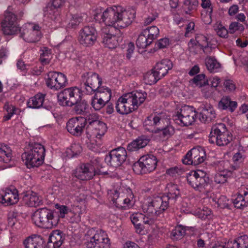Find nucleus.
<instances>
[{
  "label": "nucleus",
  "instance_id": "nucleus-58",
  "mask_svg": "<svg viewBox=\"0 0 248 248\" xmlns=\"http://www.w3.org/2000/svg\"><path fill=\"white\" fill-rule=\"evenodd\" d=\"M184 4L185 6L187 7L188 10L189 11L196 9L198 5V1L196 0L193 1L191 0H185L184 2Z\"/></svg>",
  "mask_w": 248,
  "mask_h": 248
},
{
  "label": "nucleus",
  "instance_id": "nucleus-13",
  "mask_svg": "<svg viewBox=\"0 0 248 248\" xmlns=\"http://www.w3.org/2000/svg\"><path fill=\"white\" fill-rule=\"evenodd\" d=\"M206 156L205 150L203 148L200 146L194 147L186 155L183 163L186 165L196 166L203 162Z\"/></svg>",
  "mask_w": 248,
  "mask_h": 248
},
{
  "label": "nucleus",
  "instance_id": "nucleus-56",
  "mask_svg": "<svg viewBox=\"0 0 248 248\" xmlns=\"http://www.w3.org/2000/svg\"><path fill=\"white\" fill-rule=\"evenodd\" d=\"M229 30L231 33H232L236 31H243L244 30V26L238 22L232 23L229 26Z\"/></svg>",
  "mask_w": 248,
  "mask_h": 248
},
{
  "label": "nucleus",
  "instance_id": "nucleus-55",
  "mask_svg": "<svg viewBox=\"0 0 248 248\" xmlns=\"http://www.w3.org/2000/svg\"><path fill=\"white\" fill-rule=\"evenodd\" d=\"M55 207L58 210V211H56L60 217L63 218L65 217V215L67 214L68 208L66 206L61 205L59 204L55 205Z\"/></svg>",
  "mask_w": 248,
  "mask_h": 248
},
{
  "label": "nucleus",
  "instance_id": "nucleus-61",
  "mask_svg": "<svg viewBox=\"0 0 248 248\" xmlns=\"http://www.w3.org/2000/svg\"><path fill=\"white\" fill-rule=\"evenodd\" d=\"M159 93L165 97H169L172 93V90L168 86H164L159 90Z\"/></svg>",
  "mask_w": 248,
  "mask_h": 248
},
{
  "label": "nucleus",
  "instance_id": "nucleus-14",
  "mask_svg": "<svg viewBox=\"0 0 248 248\" xmlns=\"http://www.w3.org/2000/svg\"><path fill=\"white\" fill-rule=\"evenodd\" d=\"M47 77L46 81V85L51 89L59 90L67 84L66 77L62 73L50 72L47 74Z\"/></svg>",
  "mask_w": 248,
  "mask_h": 248
},
{
  "label": "nucleus",
  "instance_id": "nucleus-49",
  "mask_svg": "<svg viewBox=\"0 0 248 248\" xmlns=\"http://www.w3.org/2000/svg\"><path fill=\"white\" fill-rule=\"evenodd\" d=\"M106 104L101 98L96 96V93L92 98L91 105L95 110H100Z\"/></svg>",
  "mask_w": 248,
  "mask_h": 248
},
{
  "label": "nucleus",
  "instance_id": "nucleus-30",
  "mask_svg": "<svg viewBox=\"0 0 248 248\" xmlns=\"http://www.w3.org/2000/svg\"><path fill=\"white\" fill-rule=\"evenodd\" d=\"M45 94L38 93L33 97L29 99L27 102V106L29 108H38L41 107L44 101Z\"/></svg>",
  "mask_w": 248,
  "mask_h": 248
},
{
  "label": "nucleus",
  "instance_id": "nucleus-2",
  "mask_svg": "<svg viewBox=\"0 0 248 248\" xmlns=\"http://www.w3.org/2000/svg\"><path fill=\"white\" fill-rule=\"evenodd\" d=\"M33 219L38 227L51 229L58 224L59 217L56 211L47 208H42L34 213Z\"/></svg>",
  "mask_w": 248,
  "mask_h": 248
},
{
  "label": "nucleus",
  "instance_id": "nucleus-4",
  "mask_svg": "<svg viewBox=\"0 0 248 248\" xmlns=\"http://www.w3.org/2000/svg\"><path fill=\"white\" fill-rule=\"evenodd\" d=\"M232 140V136L227 131L225 124L219 123L214 125L211 128L209 141L216 143L219 146L228 145Z\"/></svg>",
  "mask_w": 248,
  "mask_h": 248
},
{
  "label": "nucleus",
  "instance_id": "nucleus-11",
  "mask_svg": "<svg viewBox=\"0 0 248 248\" xmlns=\"http://www.w3.org/2000/svg\"><path fill=\"white\" fill-rule=\"evenodd\" d=\"M87 248H110L111 243L107 233L102 230L96 231L85 243Z\"/></svg>",
  "mask_w": 248,
  "mask_h": 248
},
{
  "label": "nucleus",
  "instance_id": "nucleus-3",
  "mask_svg": "<svg viewBox=\"0 0 248 248\" xmlns=\"http://www.w3.org/2000/svg\"><path fill=\"white\" fill-rule=\"evenodd\" d=\"M31 148L22 155V159L27 168L37 167L41 165L45 156V149L39 143L31 144Z\"/></svg>",
  "mask_w": 248,
  "mask_h": 248
},
{
  "label": "nucleus",
  "instance_id": "nucleus-33",
  "mask_svg": "<svg viewBox=\"0 0 248 248\" xmlns=\"http://www.w3.org/2000/svg\"><path fill=\"white\" fill-rule=\"evenodd\" d=\"M233 203L235 207L237 208H243L248 205V192L246 191L244 195L238 194L237 197L233 200Z\"/></svg>",
  "mask_w": 248,
  "mask_h": 248
},
{
  "label": "nucleus",
  "instance_id": "nucleus-42",
  "mask_svg": "<svg viewBox=\"0 0 248 248\" xmlns=\"http://www.w3.org/2000/svg\"><path fill=\"white\" fill-rule=\"evenodd\" d=\"M205 61L206 67L210 72H215L220 66V63L213 57H207Z\"/></svg>",
  "mask_w": 248,
  "mask_h": 248
},
{
  "label": "nucleus",
  "instance_id": "nucleus-57",
  "mask_svg": "<svg viewBox=\"0 0 248 248\" xmlns=\"http://www.w3.org/2000/svg\"><path fill=\"white\" fill-rule=\"evenodd\" d=\"M223 85L224 86L227 91L232 92L234 91L236 89V86L233 81L231 79L225 80Z\"/></svg>",
  "mask_w": 248,
  "mask_h": 248
},
{
  "label": "nucleus",
  "instance_id": "nucleus-21",
  "mask_svg": "<svg viewBox=\"0 0 248 248\" xmlns=\"http://www.w3.org/2000/svg\"><path fill=\"white\" fill-rule=\"evenodd\" d=\"M131 101L125 94L121 96L116 103V110L117 112L122 115H127L132 112Z\"/></svg>",
  "mask_w": 248,
  "mask_h": 248
},
{
  "label": "nucleus",
  "instance_id": "nucleus-29",
  "mask_svg": "<svg viewBox=\"0 0 248 248\" xmlns=\"http://www.w3.org/2000/svg\"><path fill=\"white\" fill-rule=\"evenodd\" d=\"M18 201V195L16 189H15L14 191L11 190H6L4 195L0 198V202L10 205L17 203Z\"/></svg>",
  "mask_w": 248,
  "mask_h": 248
},
{
  "label": "nucleus",
  "instance_id": "nucleus-62",
  "mask_svg": "<svg viewBox=\"0 0 248 248\" xmlns=\"http://www.w3.org/2000/svg\"><path fill=\"white\" fill-rule=\"evenodd\" d=\"M169 45V39L167 38H164L160 39L155 44L156 47L162 49L165 48Z\"/></svg>",
  "mask_w": 248,
  "mask_h": 248
},
{
  "label": "nucleus",
  "instance_id": "nucleus-37",
  "mask_svg": "<svg viewBox=\"0 0 248 248\" xmlns=\"http://www.w3.org/2000/svg\"><path fill=\"white\" fill-rule=\"evenodd\" d=\"M156 72L153 69L151 71L148 72L144 76V80L147 84L152 85L157 82L161 78L159 77Z\"/></svg>",
  "mask_w": 248,
  "mask_h": 248
},
{
  "label": "nucleus",
  "instance_id": "nucleus-27",
  "mask_svg": "<svg viewBox=\"0 0 248 248\" xmlns=\"http://www.w3.org/2000/svg\"><path fill=\"white\" fill-rule=\"evenodd\" d=\"M218 108L222 110H228L233 112L237 107V103L231 100L229 96H223L218 104Z\"/></svg>",
  "mask_w": 248,
  "mask_h": 248
},
{
  "label": "nucleus",
  "instance_id": "nucleus-43",
  "mask_svg": "<svg viewBox=\"0 0 248 248\" xmlns=\"http://www.w3.org/2000/svg\"><path fill=\"white\" fill-rule=\"evenodd\" d=\"M186 234V230L182 225H178L172 231L171 238L174 240L181 239Z\"/></svg>",
  "mask_w": 248,
  "mask_h": 248
},
{
  "label": "nucleus",
  "instance_id": "nucleus-6",
  "mask_svg": "<svg viewBox=\"0 0 248 248\" xmlns=\"http://www.w3.org/2000/svg\"><path fill=\"white\" fill-rule=\"evenodd\" d=\"M157 158L153 155H147L141 156L138 161L135 162L132 169L137 174L150 173L155 170L157 166Z\"/></svg>",
  "mask_w": 248,
  "mask_h": 248
},
{
  "label": "nucleus",
  "instance_id": "nucleus-39",
  "mask_svg": "<svg viewBox=\"0 0 248 248\" xmlns=\"http://www.w3.org/2000/svg\"><path fill=\"white\" fill-rule=\"evenodd\" d=\"M190 82L200 88L204 87L208 85V80L205 79V75L201 74L195 76Z\"/></svg>",
  "mask_w": 248,
  "mask_h": 248
},
{
  "label": "nucleus",
  "instance_id": "nucleus-48",
  "mask_svg": "<svg viewBox=\"0 0 248 248\" xmlns=\"http://www.w3.org/2000/svg\"><path fill=\"white\" fill-rule=\"evenodd\" d=\"M228 172L227 170H222L217 173L214 177V181L217 184H224L227 180Z\"/></svg>",
  "mask_w": 248,
  "mask_h": 248
},
{
  "label": "nucleus",
  "instance_id": "nucleus-47",
  "mask_svg": "<svg viewBox=\"0 0 248 248\" xmlns=\"http://www.w3.org/2000/svg\"><path fill=\"white\" fill-rule=\"evenodd\" d=\"M94 124L92 128L94 129L97 132L96 134L99 136L104 135L107 129L106 124L99 120Z\"/></svg>",
  "mask_w": 248,
  "mask_h": 248
},
{
  "label": "nucleus",
  "instance_id": "nucleus-52",
  "mask_svg": "<svg viewBox=\"0 0 248 248\" xmlns=\"http://www.w3.org/2000/svg\"><path fill=\"white\" fill-rule=\"evenodd\" d=\"M214 30L216 31L217 34L221 37L225 38L228 35V31L220 24L214 26Z\"/></svg>",
  "mask_w": 248,
  "mask_h": 248
},
{
  "label": "nucleus",
  "instance_id": "nucleus-34",
  "mask_svg": "<svg viewBox=\"0 0 248 248\" xmlns=\"http://www.w3.org/2000/svg\"><path fill=\"white\" fill-rule=\"evenodd\" d=\"M12 159V150L5 145H0V161L9 162Z\"/></svg>",
  "mask_w": 248,
  "mask_h": 248
},
{
  "label": "nucleus",
  "instance_id": "nucleus-25",
  "mask_svg": "<svg viewBox=\"0 0 248 248\" xmlns=\"http://www.w3.org/2000/svg\"><path fill=\"white\" fill-rule=\"evenodd\" d=\"M150 140L146 136H141L129 143L127 150L129 152L137 151L140 148L145 147L149 143Z\"/></svg>",
  "mask_w": 248,
  "mask_h": 248
},
{
  "label": "nucleus",
  "instance_id": "nucleus-26",
  "mask_svg": "<svg viewBox=\"0 0 248 248\" xmlns=\"http://www.w3.org/2000/svg\"><path fill=\"white\" fill-rule=\"evenodd\" d=\"M19 36L21 38L29 43H35L40 38V35L38 34V32L27 28H21V31L19 32Z\"/></svg>",
  "mask_w": 248,
  "mask_h": 248
},
{
  "label": "nucleus",
  "instance_id": "nucleus-44",
  "mask_svg": "<svg viewBox=\"0 0 248 248\" xmlns=\"http://www.w3.org/2000/svg\"><path fill=\"white\" fill-rule=\"evenodd\" d=\"M69 21L67 24L68 28H76L82 22L83 17L79 14L71 15Z\"/></svg>",
  "mask_w": 248,
  "mask_h": 248
},
{
  "label": "nucleus",
  "instance_id": "nucleus-50",
  "mask_svg": "<svg viewBox=\"0 0 248 248\" xmlns=\"http://www.w3.org/2000/svg\"><path fill=\"white\" fill-rule=\"evenodd\" d=\"M196 38H198L199 46L201 47L204 52V49L208 48L209 46L208 39L207 37L202 34L197 35Z\"/></svg>",
  "mask_w": 248,
  "mask_h": 248
},
{
  "label": "nucleus",
  "instance_id": "nucleus-40",
  "mask_svg": "<svg viewBox=\"0 0 248 248\" xmlns=\"http://www.w3.org/2000/svg\"><path fill=\"white\" fill-rule=\"evenodd\" d=\"M155 133H160V135L163 138L169 137L174 133V129L171 125H167L166 126H159L155 130Z\"/></svg>",
  "mask_w": 248,
  "mask_h": 248
},
{
  "label": "nucleus",
  "instance_id": "nucleus-28",
  "mask_svg": "<svg viewBox=\"0 0 248 248\" xmlns=\"http://www.w3.org/2000/svg\"><path fill=\"white\" fill-rule=\"evenodd\" d=\"M216 117V114L212 107H204L200 113V120L204 123H209Z\"/></svg>",
  "mask_w": 248,
  "mask_h": 248
},
{
  "label": "nucleus",
  "instance_id": "nucleus-7",
  "mask_svg": "<svg viewBox=\"0 0 248 248\" xmlns=\"http://www.w3.org/2000/svg\"><path fill=\"white\" fill-rule=\"evenodd\" d=\"M82 95L80 90L76 87L66 88L58 94V102L61 106L71 107Z\"/></svg>",
  "mask_w": 248,
  "mask_h": 248
},
{
  "label": "nucleus",
  "instance_id": "nucleus-10",
  "mask_svg": "<svg viewBox=\"0 0 248 248\" xmlns=\"http://www.w3.org/2000/svg\"><path fill=\"white\" fill-rule=\"evenodd\" d=\"M121 6L110 7L106 9L103 13L96 12L94 15V18L99 22L102 21L106 25L105 28L113 30L115 27L117 12L119 11Z\"/></svg>",
  "mask_w": 248,
  "mask_h": 248
},
{
  "label": "nucleus",
  "instance_id": "nucleus-54",
  "mask_svg": "<svg viewBox=\"0 0 248 248\" xmlns=\"http://www.w3.org/2000/svg\"><path fill=\"white\" fill-rule=\"evenodd\" d=\"M125 97H127L129 99H130L131 101L132 105L133 106V109H136L139 105H140L141 104H140V98H135L134 97V93L131 92L126 94H125Z\"/></svg>",
  "mask_w": 248,
  "mask_h": 248
},
{
  "label": "nucleus",
  "instance_id": "nucleus-51",
  "mask_svg": "<svg viewBox=\"0 0 248 248\" xmlns=\"http://www.w3.org/2000/svg\"><path fill=\"white\" fill-rule=\"evenodd\" d=\"M16 19V16L14 13L7 11L5 12L4 19L1 22H7L10 24L17 23Z\"/></svg>",
  "mask_w": 248,
  "mask_h": 248
},
{
  "label": "nucleus",
  "instance_id": "nucleus-59",
  "mask_svg": "<svg viewBox=\"0 0 248 248\" xmlns=\"http://www.w3.org/2000/svg\"><path fill=\"white\" fill-rule=\"evenodd\" d=\"M85 120H86L85 126L87 125V129H91L94 125V123H95L96 122H98L99 120L96 119L95 118V116L91 115L88 117V118H85Z\"/></svg>",
  "mask_w": 248,
  "mask_h": 248
},
{
  "label": "nucleus",
  "instance_id": "nucleus-1",
  "mask_svg": "<svg viewBox=\"0 0 248 248\" xmlns=\"http://www.w3.org/2000/svg\"><path fill=\"white\" fill-rule=\"evenodd\" d=\"M167 188L168 192L162 196L154 197L148 205H144V211L149 214L158 216L168 208L169 204H174L180 196L179 186L174 184H169Z\"/></svg>",
  "mask_w": 248,
  "mask_h": 248
},
{
  "label": "nucleus",
  "instance_id": "nucleus-46",
  "mask_svg": "<svg viewBox=\"0 0 248 248\" xmlns=\"http://www.w3.org/2000/svg\"><path fill=\"white\" fill-rule=\"evenodd\" d=\"M165 121V119L161 118L157 115L154 117L152 116H150L145 120L144 123L146 125H151L159 126L162 123H163Z\"/></svg>",
  "mask_w": 248,
  "mask_h": 248
},
{
  "label": "nucleus",
  "instance_id": "nucleus-19",
  "mask_svg": "<svg viewBox=\"0 0 248 248\" xmlns=\"http://www.w3.org/2000/svg\"><path fill=\"white\" fill-rule=\"evenodd\" d=\"M66 234L60 230H55L50 233L46 248H61L65 239Z\"/></svg>",
  "mask_w": 248,
  "mask_h": 248
},
{
  "label": "nucleus",
  "instance_id": "nucleus-38",
  "mask_svg": "<svg viewBox=\"0 0 248 248\" xmlns=\"http://www.w3.org/2000/svg\"><path fill=\"white\" fill-rule=\"evenodd\" d=\"M152 43V40L148 39V37L143 31L139 36L136 41V45L140 48H145Z\"/></svg>",
  "mask_w": 248,
  "mask_h": 248
},
{
  "label": "nucleus",
  "instance_id": "nucleus-16",
  "mask_svg": "<svg viewBox=\"0 0 248 248\" xmlns=\"http://www.w3.org/2000/svg\"><path fill=\"white\" fill-rule=\"evenodd\" d=\"M86 122L85 117H77L72 118L67 123V130L73 136H80L85 128Z\"/></svg>",
  "mask_w": 248,
  "mask_h": 248
},
{
  "label": "nucleus",
  "instance_id": "nucleus-35",
  "mask_svg": "<svg viewBox=\"0 0 248 248\" xmlns=\"http://www.w3.org/2000/svg\"><path fill=\"white\" fill-rule=\"evenodd\" d=\"M73 106H74L73 110L77 114H83L89 107L87 102L85 100L82 99V97L79 98L77 102L74 103Z\"/></svg>",
  "mask_w": 248,
  "mask_h": 248
},
{
  "label": "nucleus",
  "instance_id": "nucleus-17",
  "mask_svg": "<svg viewBox=\"0 0 248 248\" xmlns=\"http://www.w3.org/2000/svg\"><path fill=\"white\" fill-rule=\"evenodd\" d=\"M96 173L93 166L90 164H83L74 170L73 175L78 179L86 181L93 178Z\"/></svg>",
  "mask_w": 248,
  "mask_h": 248
},
{
  "label": "nucleus",
  "instance_id": "nucleus-15",
  "mask_svg": "<svg viewBox=\"0 0 248 248\" xmlns=\"http://www.w3.org/2000/svg\"><path fill=\"white\" fill-rule=\"evenodd\" d=\"M78 40L85 46H93L97 39V31L94 27L90 26L84 27L79 32Z\"/></svg>",
  "mask_w": 248,
  "mask_h": 248
},
{
  "label": "nucleus",
  "instance_id": "nucleus-60",
  "mask_svg": "<svg viewBox=\"0 0 248 248\" xmlns=\"http://www.w3.org/2000/svg\"><path fill=\"white\" fill-rule=\"evenodd\" d=\"M112 194L111 201L113 203H115L117 206L121 205L120 203L122 202V198H120L119 192L117 190H115Z\"/></svg>",
  "mask_w": 248,
  "mask_h": 248
},
{
  "label": "nucleus",
  "instance_id": "nucleus-18",
  "mask_svg": "<svg viewBox=\"0 0 248 248\" xmlns=\"http://www.w3.org/2000/svg\"><path fill=\"white\" fill-rule=\"evenodd\" d=\"M135 18V13L131 11L121 10L117 12L115 27L124 28L129 26Z\"/></svg>",
  "mask_w": 248,
  "mask_h": 248
},
{
  "label": "nucleus",
  "instance_id": "nucleus-24",
  "mask_svg": "<svg viewBox=\"0 0 248 248\" xmlns=\"http://www.w3.org/2000/svg\"><path fill=\"white\" fill-rule=\"evenodd\" d=\"M23 200L25 204L30 207H36L42 203L41 198L32 191L24 193Z\"/></svg>",
  "mask_w": 248,
  "mask_h": 248
},
{
  "label": "nucleus",
  "instance_id": "nucleus-64",
  "mask_svg": "<svg viewBox=\"0 0 248 248\" xmlns=\"http://www.w3.org/2000/svg\"><path fill=\"white\" fill-rule=\"evenodd\" d=\"M135 49L134 44L130 42L127 45L126 57L128 59H130L132 56V54L134 52Z\"/></svg>",
  "mask_w": 248,
  "mask_h": 248
},
{
  "label": "nucleus",
  "instance_id": "nucleus-5",
  "mask_svg": "<svg viewBox=\"0 0 248 248\" xmlns=\"http://www.w3.org/2000/svg\"><path fill=\"white\" fill-rule=\"evenodd\" d=\"M81 88L88 94L94 93L102 84V78L96 73L85 72L81 76Z\"/></svg>",
  "mask_w": 248,
  "mask_h": 248
},
{
  "label": "nucleus",
  "instance_id": "nucleus-8",
  "mask_svg": "<svg viewBox=\"0 0 248 248\" xmlns=\"http://www.w3.org/2000/svg\"><path fill=\"white\" fill-rule=\"evenodd\" d=\"M187 182L195 189L201 190L210 183V179L205 171L197 170L187 175Z\"/></svg>",
  "mask_w": 248,
  "mask_h": 248
},
{
  "label": "nucleus",
  "instance_id": "nucleus-63",
  "mask_svg": "<svg viewBox=\"0 0 248 248\" xmlns=\"http://www.w3.org/2000/svg\"><path fill=\"white\" fill-rule=\"evenodd\" d=\"M134 97L135 98H139L140 104H142L144 102L147 97V93L145 92L143 93L136 92V93H134Z\"/></svg>",
  "mask_w": 248,
  "mask_h": 248
},
{
  "label": "nucleus",
  "instance_id": "nucleus-41",
  "mask_svg": "<svg viewBox=\"0 0 248 248\" xmlns=\"http://www.w3.org/2000/svg\"><path fill=\"white\" fill-rule=\"evenodd\" d=\"M233 248H248V236H241L233 240Z\"/></svg>",
  "mask_w": 248,
  "mask_h": 248
},
{
  "label": "nucleus",
  "instance_id": "nucleus-31",
  "mask_svg": "<svg viewBox=\"0 0 248 248\" xmlns=\"http://www.w3.org/2000/svg\"><path fill=\"white\" fill-rule=\"evenodd\" d=\"M2 31L5 35H14L19 33L21 28L17 26V23L1 22Z\"/></svg>",
  "mask_w": 248,
  "mask_h": 248
},
{
  "label": "nucleus",
  "instance_id": "nucleus-53",
  "mask_svg": "<svg viewBox=\"0 0 248 248\" xmlns=\"http://www.w3.org/2000/svg\"><path fill=\"white\" fill-rule=\"evenodd\" d=\"M7 112V114L4 116V120L7 121L11 119L12 116L15 113L16 108L12 105L5 104L4 107Z\"/></svg>",
  "mask_w": 248,
  "mask_h": 248
},
{
  "label": "nucleus",
  "instance_id": "nucleus-9",
  "mask_svg": "<svg viewBox=\"0 0 248 248\" xmlns=\"http://www.w3.org/2000/svg\"><path fill=\"white\" fill-rule=\"evenodd\" d=\"M197 112L192 106L182 107L176 115L173 116L174 120L179 124L188 126L191 125L197 118Z\"/></svg>",
  "mask_w": 248,
  "mask_h": 248
},
{
  "label": "nucleus",
  "instance_id": "nucleus-32",
  "mask_svg": "<svg viewBox=\"0 0 248 248\" xmlns=\"http://www.w3.org/2000/svg\"><path fill=\"white\" fill-rule=\"evenodd\" d=\"M94 93L106 103L108 102L111 96V90L108 87H100Z\"/></svg>",
  "mask_w": 248,
  "mask_h": 248
},
{
  "label": "nucleus",
  "instance_id": "nucleus-20",
  "mask_svg": "<svg viewBox=\"0 0 248 248\" xmlns=\"http://www.w3.org/2000/svg\"><path fill=\"white\" fill-rule=\"evenodd\" d=\"M112 30L108 28H104L102 29V42L105 47L109 49H114L119 45L118 37L110 32Z\"/></svg>",
  "mask_w": 248,
  "mask_h": 248
},
{
  "label": "nucleus",
  "instance_id": "nucleus-22",
  "mask_svg": "<svg viewBox=\"0 0 248 248\" xmlns=\"http://www.w3.org/2000/svg\"><path fill=\"white\" fill-rule=\"evenodd\" d=\"M26 248H44L45 241L38 235H33L27 238L24 241Z\"/></svg>",
  "mask_w": 248,
  "mask_h": 248
},
{
  "label": "nucleus",
  "instance_id": "nucleus-12",
  "mask_svg": "<svg viewBox=\"0 0 248 248\" xmlns=\"http://www.w3.org/2000/svg\"><path fill=\"white\" fill-rule=\"evenodd\" d=\"M127 152L122 147L113 149L105 156L106 163L113 167H118L122 165L126 160Z\"/></svg>",
  "mask_w": 248,
  "mask_h": 248
},
{
  "label": "nucleus",
  "instance_id": "nucleus-45",
  "mask_svg": "<svg viewBox=\"0 0 248 248\" xmlns=\"http://www.w3.org/2000/svg\"><path fill=\"white\" fill-rule=\"evenodd\" d=\"M143 32L147 35V37H148V39H150L153 42L159 35V31L157 27L153 26L145 29Z\"/></svg>",
  "mask_w": 248,
  "mask_h": 248
},
{
  "label": "nucleus",
  "instance_id": "nucleus-23",
  "mask_svg": "<svg viewBox=\"0 0 248 248\" xmlns=\"http://www.w3.org/2000/svg\"><path fill=\"white\" fill-rule=\"evenodd\" d=\"M172 62L168 59H164L157 62L153 68L161 78L164 77L169 70L172 68Z\"/></svg>",
  "mask_w": 248,
  "mask_h": 248
},
{
  "label": "nucleus",
  "instance_id": "nucleus-36",
  "mask_svg": "<svg viewBox=\"0 0 248 248\" xmlns=\"http://www.w3.org/2000/svg\"><path fill=\"white\" fill-rule=\"evenodd\" d=\"M143 217V215L142 214H133L130 217L131 222L134 225L135 229L137 230H139L140 232L144 229L142 224Z\"/></svg>",
  "mask_w": 248,
  "mask_h": 248
}]
</instances>
